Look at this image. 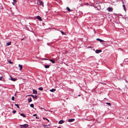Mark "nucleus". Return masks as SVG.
Wrapping results in <instances>:
<instances>
[{"label":"nucleus","instance_id":"obj_33","mask_svg":"<svg viewBox=\"0 0 128 128\" xmlns=\"http://www.w3.org/2000/svg\"><path fill=\"white\" fill-rule=\"evenodd\" d=\"M9 62V63L10 64H12V62H11L10 61Z\"/></svg>","mask_w":128,"mask_h":128},{"label":"nucleus","instance_id":"obj_39","mask_svg":"<svg viewBox=\"0 0 128 128\" xmlns=\"http://www.w3.org/2000/svg\"><path fill=\"white\" fill-rule=\"evenodd\" d=\"M2 77H1V76L0 77V80H1L2 79Z\"/></svg>","mask_w":128,"mask_h":128},{"label":"nucleus","instance_id":"obj_1","mask_svg":"<svg viewBox=\"0 0 128 128\" xmlns=\"http://www.w3.org/2000/svg\"><path fill=\"white\" fill-rule=\"evenodd\" d=\"M28 124H24L23 125H20V126L22 128H26L28 127Z\"/></svg>","mask_w":128,"mask_h":128},{"label":"nucleus","instance_id":"obj_4","mask_svg":"<svg viewBox=\"0 0 128 128\" xmlns=\"http://www.w3.org/2000/svg\"><path fill=\"white\" fill-rule=\"evenodd\" d=\"M10 80H11L13 81H16V80H17V79H16V78H14L10 76Z\"/></svg>","mask_w":128,"mask_h":128},{"label":"nucleus","instance_id":"obj_44","mask_svg":"<svg viewBox=\"0 0 128 128\" xmlns=\"http://www.w3.org/2000/svg\"><path fill=\"white\" fill-rule=\"evenodd\" d=\"M24 38H22V40H24Z\"/></svg>","mask_w":128,"mask_h":128},{"label":"nucleus","instance_id":"obj_38","mask_svg":"<svg viewBox=\"0 0 128 128\" xmlns=\"http://www.w3.org/2000/svg\"><path fill=\"white\" fill-rule=\"evenodd\" d=\"M36 119H39V118L37 116H36Z\"/></svg>","mask_w":128,"mask_h":128},{"label":"nucleus","instance_id":"obj_16","mask_svg":"<svg viewBox=\"0 0 128 128\" xmlns=\"http://www.w3.org/2000/svg\"><path fill=\"white\" fill-rule=\"evenodd\" d=\"M66 9L69 12H71L72 11V10H71L69 8V7H66Z\"/></svg>","mask_w":128,"mask_h":128},{"label":"nucleus","instance_id":"obj_6","mask_svg":"<svg viewBox=\"0 0 128 128\" xmlns=\"http://www.w3.org/2000/svg\"><path fill=\"white\" fill-rule=\"evenodd\" d=\"M102 50H96V53L97 54H98L99 53L102 52Z\"/></svg>","mask_w":128,"mask_h":128},{"label":"nucleus","instance_id":"obj_3","mask_svg":"<svg viewBox=\"0 0 128 128\" xmlns=\"http://www.w3.org/2000/svg\"><path fill=\"white\" fill-rule=\"evenodd\" d=\"M98 4H96V5H98ZM95 7L97 9V10H99L101 8V7L100 5H99V6L98 7L97 6V5H96Z\"/></svg>","mask_w":128,"mask_h":128},{"label":"nucleus","instance_id":"obj_15","mask_svg":"<svg viewBox=\"0 0 128 128\" xmlns=\"http://www.w3.org/2000/svg\"><path fill=\"white\" fill-rule=\"evenodd\" d=\"M20 115L21 116L23 117H26V116H25V115L23 114L20 113Z\"/></svg>","mask_w":128,"mask_h":128},{"label":"nucleus","instance_id":"obj_21","mask_svg":"<svg viewBox=\"0 0 128 128\" xmlns=\"http://www.w3.org/2000/svg\"><path fill=\"white\" fill-rule=\"evenodd\" d=\"M38 90H40L42 91L43 90V88L42 87H40L38 88Z\"/></svg>","mask_w":128,"mask_h":128},{"label":"nucleus","instance_id":"obj_10","mask_svg":"<svg viewBox=\"0 0 128 128\" xmlns=\"http://www.w3.org/2000/svg\"><path fill=\"white\" fill-rule=\"evenodd\" d=\"M96 40H97L98 41H100V42H102L104 41L103 40H101L99 38H97Z\"/></svg>","mask_w":128,"mask_h":128},{"label":"nucleus","instance_id":"obj_13","mask_svg":"<svg viewBox=\"0 0 128 128\" xmlns=\"http://www.w3.org/2000/svg\"><path fill=\"white\" fill-rule=\"evenodd\" d=\"M33 94H37V92L36 91L34 90H33Z\"/></svg>","mask_w":128,"mask_h":128},{"label":"nucleus","instance_id":"obj_7","mask_svg":"<svg viewBox=\"0 0 128 128\" xmlns=\"http://www.w3.org/2000/svg\"><path fill=\"white\" fill-rule=\"evenodd\" d=\"M18 66L20 68L19 70H21L22 68V65H21L20 64H19L18 65Z\"/></svg>","mask_w":128,"mask_h":128},{"label":"nucleus","instance_id":"obj_18","mask_svg":"<svg viewBox=\"0 0 128 128\" xmlns=\"http://www.w3.org/2000/svg\"><path fill=\"white\" fill-rule=\"evenodd\" d=\"M59 31L61 32L62 35H64L66 34L64 32L62 31H61L60 30H59Z\"/></svg>","mask_w":128,"mask_h":128},{"label":"nucleus","instance_id":"obj_32","mask_svg":"<svg viewBox=\"0 0 128 128\" xmlns=\"http://www.w3.org/2000/svg\"><path fill=\"white\" fill-rule=\"evenodd\" d=\"M125 60L126 61L128 62V59H125Z\"/></svg>","mask_w":128,"mask_h":128},{"label":"nucleus","instance_id":"obj_12","mask_svg":"<svg viewBox=\"0 0 128 128\" xmlns=\"http://www.w3.org/2000/svg\"><path fill=\"white\" fill-rule=\"evenodd\" d=\"M11 42H9L6 43V45L7 46H9L11 44Z\"/></svg>","mask_w":128,"mask_h":128},{"label":"nucleus","instance_id":"obj_40","mask_svg":"<svg viewBox=\"0 0 128 128\" xmlns=\"http://www.w3.org/2000/svg\"><path fill=\"white\" fill-rule=\"evenodd\" d=\"M12 4L13 5H14L15 4H14V2H13V3H12Z\"/></svg>","mask_w":128,"mask_h":128},{"label":"nucleus","instance_id":"obj_29","mask_svg":"<svg viewBox=\"0 0 128 128\" xmlns=\"http://www.w3.org/2000/svg\"><path fill=\"white\" fill-rule=\"evenodd\" d=\"M14 2V4H16V0H13Z\"/></svg>","mask_w":128,"mask_h":128},{"label":"nucleus","instance_id":"obj_5","mask_svg":"<svg viewBox=\"0 0 128 128\" xmlns=\"http://www.w3.org/2000/svg\"><path fill=\"white\" fill-rule=\"evenodd\" d=\"M75 120L74 118H72L71 119H69L68 120V122H70L74 121Z\"/></svg>","mask_w":128,"mask_h":128},{"label":"nucleus","instance_id":"obj_22","mask_svg":"<svg viewBox=\"0 0 128 128\" xmlns=\"http://www.w3.org/2000/svg\"><path fill=\"white\" fill-rule=\"evenodd\" d=\"M15 106H16V107H17V108H20V107L19 106H18V104H15Z\"/></svg>","mask_w":128,"mask_h":128},{"label":"nucleus","instance_id":"obj_50","mask_svg":"<svg viewBox=\"0 0 128 128\" xmlns=\"http://www.w3.org/2000/svg\"><path fill=\"white\" fill-rule=\"evenodd\" d=\"M127 118L128 119V117Z\"/></svg>","mask_w":128,"mask_h":128},{"label":"nucleus","instance_id":"obj_25","mask_svg":"<svg viewBox=\"0 0 128 128\" xmlns=\"http://www.w3.org/2000/svg\"><path fill=\"white\" fill-rule=\"evenodd\" d=\"M30 96H32V97L34 98V95H32V94H31L29 95Z\"/></svg>","mask_w":128,"mask_h":128},{"label":"nucleus","instance_id":"obj_14","mask_svg":"<svg viewBox=\"0 0 128 128\" xmlns=\"http://www.w3.org/2000/svg\"><path fill=\"white\" fill-rule=\"evenodd\" d=\"M28 100L29 102L32 101V99L31 98H30L28 99Z\"/></svg>","mask_w":128,"mask_h":128},{"label":"nucleus","instance_id":"obj_26","mask_svg":"<svg viewBox=\"0 0 128 128\" xmlns=\"http://www.w3.org/2000/svg\"><path fill=\"white\" fill-rule=\"evenodd\" d=\"M12 100H14V96H13L12 97Z\"/></svg>","mask_w":128,"mask_h":128},{"label":"nucleus","instance_id":"obj_27","mask_svg":"<svg viewBox=\"0 0 128 128\" xmlns=\"http://www.w3.org/2000/svg\"><path fill=\"white\" fill-rule=\"evenodd\" d=\"M43 118L44 120L46 119V120H47L48 122H49V120L46 118Z\"/></svg>","mask_w":128,"mask_h":128},{"label":"nucleus","instance_id":"obj_31","mask_svg":"<svg viewBox=\"0 0 128 128\" xmlns=\"http://www.w3.org/2000/svg\"><path fill=\"white\" fill-rule=\"evenodd\" d=\"M12 112L14 114H15L16 112V110H14L12 111Z\"/></svg>","mask_w":128,"mask_h":128},{"label":"nucleus","instance_id":"obj_9","mask_svg":"<svg viewBox=\"0 0 128 128\" xmlns=\"http://www.w3.org/2000/svg\"><path fill=\"white\" fill-rule=\"evenodd\" d=\"M36 18L40 21H42V20L41 17H40L39 16H37Z\"/></svg>","mask_w":128,"mask_h":128},{"label":"nucleus","instance_id":"obj_49","mask_svg":"<svg viewBox=\"0 0 128 128\" xmlns=\"http://www.w3.org/2000/svg\"><path fill=\"white\" fill-rule=\"evenodd\" d=\"M80 6H81V4H80Z\"/></svg>","mask_w":128,"mask_h":128},{"label":"nucleus","instance_id":"obj_19","mask_svg":"<svg viewBox=\"0 0 128 128\" xmlns=\"http://www.w3.org/2000/svg\"><path fill=\"white\" fill-rule=\"evenodd\" d=\"M56 89H54V88H53L52 89V90H50V91L52 92H54V91H55L56 90Z\"/></svg>","mask_w":128,"mask_h":128},{"label":"nucleus","instance_id":"obj_30","mask_svg":"<svg viewBox=\"0 0 128 128\" xmlns=\"http://www.w3.org/2000/svg\"><path fill=\"white\" fill-rule=\"evenodd\" d=\"M42 60H47L48 59L45 58H42L41 59Z\"/></svg>","mask_w":128,"mask_h":128},{"label":"nucleus","instance_id":"obj_20","mask_svg":"<svg viewBox=\"0 0 128 128\" xmlns=\"http://www.w3.org/2000/svg\"><path fill=\"white\" fill-rule=\"evenodd\" d=\"M50 65H46L45 66V68H48L50 67Z\"/></svg>","mask_w":128,"mask_h":128},{"label":"nucleus","instance_id":"obj_36","mask_svg":"<svg viewBox=\"0 0 128 128\" xmlns=\"http://www.w3.org/2000/svg\"><path fill=\"white\" fill-rule=\"evenodd\" d=\"M43 126L44 127H46L47 126V125H46L45 124H44V125H43Z\"/></svg>","mask_w":128,"mask_h":128},{"label":"nucleus","instance_id":"obj_35","mask_svg":"<svg viewBox=\"0 0 128 128\" xmlns=\"http://www.w3.org/2000/svg\"><path fill=\"white\" fill-rule=\"evenodd\" d=\"M37 114H34L33 115V116H36Z\"/></svg>","mask_w":128,"mask_h":128},{"label":"nucleus","instance_id":"obj_17","mask_svg":"<svg viewBox=\"0 0 128 128\" xmlns=\"http://www.w3.org/2000/svg\"><path fill=\"white\" fill-rule=\"evenodd\" d=\"M49 60L51 62L52 64H54L55 63L54 61L52 59H50Z\"/></svg>","mask_w":128,"mask_h":128},{"label":"nucleus","instance_id":"obj_42","mask_svg":"<svg viewBox=\"0 0 128 128\" xmlns=\"http://www.w3.org/2000/svg\"><path fill=\"white\" fill-rule=\"evenodd\" d=\"M91 48V47L90 46H89L88 47V48Z\"/></svg>","mask_w":128,"mask_h":128},{"label":"nucleus","instance_id":"obj_11","mask_svg":"<svg viewBox=\"0 0 128 128\" xmlns=\"http://www.w3.org/2000/svg\"><path fill=\"white\" fill-rule=\"evenodd\" d=\"M108 10L109 12H111L112 11V8L110 7H108Z\"/></svg>","mask_w":128,"mask_h":128},{"label":"nucleus","instance_id":"obj_28","mask_svg":"<svg viewBox=\"0 0 128 128\" xmlns=\"http://www.w3.org/2000/svg\"><path fill=\"white\" fill-rule=\"evenodd\" d=\"M106 104L108 105L109 106H111V104L110 103H108V102H106Z\"/></svg>","mask_w":128,"mask_h":128},{"label":"nucleus","instance_id":"obj_43","mask_svg":"<svg viewBox=\"0 0 128 128\" xmlns=\"http://www.w3.org/2000/svg\"><path fill=\"white\" fill-rule=\"evenodd\" d=\"M58 128H61L60 127L58 126Z\"/></svg>","mask_w":128,"mask_h":128},{"label":"nucleus","instance_id":"obj_8","mask_svg":"<svg viewBox=\"0 0 128 128\" xmlns=\"http://www.w3.org/2000/svg\"><path fill=\"white\" fill-rule=\"evenodd\" d=\"M64 122V121L63 120H60L58 124H63Z\"/></svg>","mask_w":128,"mask_h":128},{"label":"nucleus","instance_id":"obj_41","mask_svg":"<svg viewBox=\"0 0 128 128\" xmlns=\"http://www.w3.org/2000/svg\"><path fill=\"white\" fill-rule=\"evenodd\" d=\"M122 4H123L124 3V2L122 0Z\"/></svg>","mask_w":128,"mask_h":128},{"label":"nucleus","instance_id":"obj_2","mask_svg":"<svg viewBox=\"0 0 128 128\" xmlns=\"http://www.w3.org/2000/svg\"><path fill=\"white\" fill-rule=\"evenodd\" d=\"M38 2L39 4L38 3V4L40 6L42 5L43 7L44 6L43 2L40 0H39Z\"/></svg>","mask_w":128,"mask_h":128},{"label":"nucleus","instance_id":"obj_37","mask_svg":"<svg viewBox=\"0 0 128 128\" xmlns=\"http://www.w3.org/2000/svg\"><path fill=\"white\" fill-rule=\"evenodd\" d=\"M50 44V43H48L47 44V45L48 46H49Z\"/></svg>","mask_w":128,"mask_h":128},{"label":"nucleus","instance_id":"obj_46","mask_svg":"<svg viewBox=\"0 0 128 128\" xmlns=\"http://www.w3.org/2000/svg\"><path fill=\"white\" fill-rule=\"evenodd\" d=\"M80 96V95H79L78 96Z\"/></svg>","mask_w":128,"mask_h":128},{"label":"nucleus","instance_id":"obj_24","mask_svg":"<svg viewBox=\"0 0 128 128\" xmlns=\"http://www.w3.org/2000/svg\"><path fill=\"white\" fill-rule=\"evenodd\" d=\"M122 6H123V7L124 8V10H126V7H125V6L123 4Z\"/></svg>","mask_w":128,"mask_h":128},{"label":"nucleus","instance_id":"obj_23","mask_svg":"<svg viewBox=\"0 0 128 128\" xmlns=\"http://www.w3.org/2000/svg\"><path fill=\"white\" fill-rule=\"evenodd\" d=\"M30 106L32 108H33L34 106V105L33 104H30Z\"/></svg>","mask_w":128,"mask_h":128},{"label":"nucleus","instance_id":"obj_34","mask_svg":"<svg viewBox=\"0 0 128 128\" xmlns=\"http://www.w3.org/2000/svg\"><path fill=\"white\" fill-rule=\"evenodd\" d=\"M34 96V98H35L36 99L37 98V96L35 95V96Z\"/></svg>","mask_w":128,"mask_h":128},{"label":"nucleus","instance_id":"obj_45","mask_svg":"<svg viewBox=\"0 0 128 128\" xmlns=\"http://www.w3.org/2000/svg\"><path fill=\"white\" fill-rule=\"evenodd\" d=\"M40 108L41 109H44L43 108Z\"/></svg>","mask_w":128,"mask_h":128},{"label":"nucleus","instance_id":"obj_48","mask_svg":"<svg viewBox=\"0 0 128 128\" xmlns=\"http://www.w3.org/2000/svg\"><path fill=\"white\" fill-rule=\"evenodd\" d=\"M48 126H50V124H49L48 125Z\"/></svg>","mask_w":128,"mask_h":128},{"label":"nucleus","instance_id":"obj_47","mask_svg":"<svg viewBox=\"0 0 128 128\" xmlns=\"http://www.w3.org/2000/svg\"><path fill=\"white\" fill-rule=\"evenodd\" d=\"M104 99H106V98H104Z\"/></svg>","mask_w":128,"mask_h":128}]
</instances>
